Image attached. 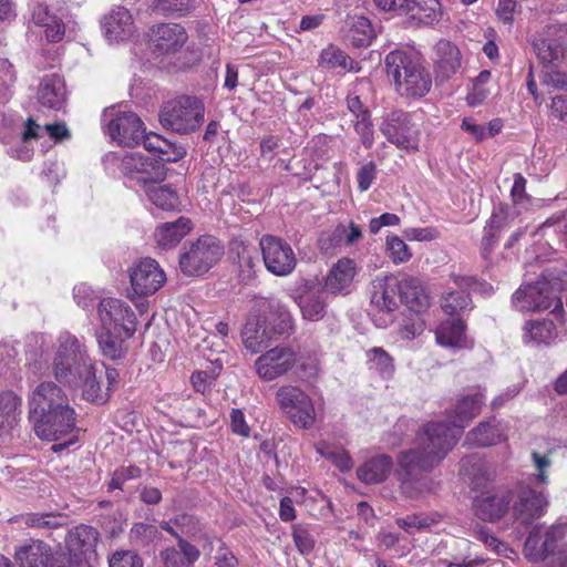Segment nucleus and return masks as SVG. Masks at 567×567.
Here are the masks:
<instances>
[{
  "label": "nucleus",
  "instance_id": "c9c22d12",
  "mask_svg": "<svg viewBox=\"0 0 567 567\" xmlns=\"http://www.w3.org/2000/svg\"><path fill=\"white\" fill-rule=\"evenodd\" d=\"M305 291L295 298L301 310L302 318L309 321H319L323 319L327 313V298L329 291L323 287L317 290H311L309 282L305 285Z\"/></svg>",
  "mask_w": 567,
  "mask_h": 567
},
{
  "label": "nucleus",
  "instance_id": "e2e57ef3",
  "mask_svg": "<svg viewBox=\"0 0 567 567\" xmlns=\"http://www.w3.org/2000/svg\"><path fill=\"white\" fill-rule=\"evenodd\" d=\"M396 525L409 534H412V529H426L435 523V519L427 515L412 514L404 517H399L395 520Z\"/></svg>",
  "mask_w": 567,
  "mask_h": 567
},
{
  "label": "nucleus",
  "instance_id": "f257e3e1",
  "mask_svg": "<svg viewBox=\"0 0 567 567\" xmlns=\"http://www.w3.org/2000/svg\"><path fill=\"white\" fill-rule=\"evenodd\" d=\"M453 436L439 421L424 423L415 433V445L395 456L394 477L402 495L416 498L432 492L429 475L441 465L454 447Z\"/></svg>",
  "mask_w": 567,
  "mask_h": 567
},
{
  "label": "nucleus",
  "instance_id": "7c9ffc66",
  "mask_svg": "<svg viewBox=\"0 0 567 567\" xmlns=\"http://www.w3.org/2000/svg\"><path fill=\"white\" fill-rule=\"evenodd\" d=\"M434 68L436 79H451L461 68L462 54L457 45L449 40H440L434 48Z\"/></svg>",
  "mask_w": 567,
  "mask_h": 567
},
{
  "label": "nucleus",
  "instance_id": "f3484780",
  "mask_svg": "<svg viewBox=\"0 0 567 567\" xmlns=\"http://www.w3.org/2000/svg\"><path fill=\"white\" fill-rule=\"evenodd\" d=\"M81 344L75 337H68L60 343L53 360V374L56 381L72 384L83 370Z\"/></svg>",
  "mask_w": 567,
  "mask_h": 567
},
{
  "label": "nucleus",
  "instance_id": "4468645a",
  "mask_svg": "<svg viewBox=\"0 0 567 567\" xmlns=\"http://www.w3.org/2000/svg\"><path fill=\"white\" fill-rule=\"evenodd\" d=\"M485 404V390L477 386L468 389L456 399L452 413L451 423L441 421L453 436L454 446L463 434L464 429L481 413Z\"/></svg>",
  "mask_w": 567,
  "mask_h": 567
},
{
  "label": "nucleus",
  "instance_id": "79ce46f5",
  "mask_svg": "<svg viewBox=\"0 0 567 567\" xmlns=\"http://www.w3.org/2000/svg\"><path fill=\"white\" fill-rule=\"evenodd\" d=\"M44 134H48V136L54 142H62L63 140H70L72 137L71 132L64 122H56L41 126L33 120V117H28L23 124V131L21 132L22 142L40 140Z\"/></svg>",
  "mask_w": 567,
  "mask_h": 567
},
{
  "label": "nucleus",
  "instance_id": "a18cd8bd",
  "mask_svg": "<svg viewBox=\"0 0 567 567\" xmlns=\"http://www.w3.org/2000/svg\"><path fill=\"white\" fill-rule=\"evenodd\" d=\"M145 519L146 522L134 523L128 533L130 540L142 547H147L162 538V533L158 527L148 523L151 520L155 522L151 511L145 514Z\"/></svg>",
  "mask_w": 567,
  "mask_h": 567
},
{
  "label": "nucleus",
  "instance_id": "393cba45",
  "mask_svg": "<svg viewBox=\"0 0 567 567\" xmlns=\"http://www.w3.org/2000/svg\"><path fill=\"white\" fill-rule=\"evenodd\" d=\"M431 301L429 290L419 278L412 276L400 278L399 302L405 307V311L427 313Z\"/></svg>",
  "mask_w": 567,
  "mask_h": 567
},
{
  "label": "nucleus",
  "instance_id": "f8f14e48",
  "mask_svg": "<svg viewBox=\"0 0 567 567\" xmlns=\"http://www.w3.org/2000/svg\"><path fill=\"white\" fill-rule=\"evenodd\" d=\"M259 248L266 269L278 277L290 275L297 265L296 255L284 238L266 234L259 240Z\"/></svg>",
  "mask_w": 567,
  "mask_h": 567
},
{
  "label": "nucleus",
  "instance_id": "864d4df0",
  "mask_svg": "<svg viewBox=\"0 0 567 567\" xmlns=\"http://www.w3.org/2000/svg\"><path fill=\"white\" fill-rule=\"evenodd\" d=\"M176 543L178 548L171 546L162 551H175L177 554L176 563L179 567H194L200 557V550L183 536Z\"/></svg>",
  "mask_w": 567,
  "mask_h": 567
},
{
  "label": "nucleus",
  "instance_id": "aec40b11",
  "mask_svg": "<svg viewBox=\"0 0 567 567\" xmlns=\"http://www.w3.org/2000/svg\"><path fill=\"white\" fill-rule=\"evenodd\" d=\"M400 278L395 275L377 277L371 284L370 302L379 312L391 315L399 309Z\"/></svg>",
  "mask_w": 567,
  "mask_h": 567
},
{
  "label": "nucleus",
  "instance_id": "49530a36",
  "mask_svg": "<svg viewBox=\"0 0 567 567\" xmlns=\"http://www.w3.org/2000/svg\"><path fill=\"white\" fill-rule=\"evenodd\" d=\"M496 244V207L493 206L489 218L483 229L481 239L480 256L484 261V271L492 270L494 266L493 252Z\"/></svg>",
  "mask_w": 567,
  "mask_h": 567
},
{
  "label": "nucleus",
  "instance_id": "4be33fe9",
  "mask_svg": "<svg viewBox=\"0 0 567 567\" xmlns=\"http://www.w3.org/2000/svg\"><path fill=\"white\" fill-rule=\"evenodd\" d=\"M193 229V220L187 216H179L173 221L158 224L153 230L152 238L157 249L169 251L176 248Z\"/></svg>",
  "mask_w": 567,
  "mask_h": 567
},
{
  "label": "nucleus",
  "instance_id": "ddd939ff",
  "mask_svg": "<svg viewBox=\"0 0 567 567\" xmlns=\"http://www.w3.org/2000/svg\"><path fill=\"white\" fill-rule=\"evenodd\" d=\"M513 303L520 311L547 310L551 306H554L551 312L556 316L564 311L560 299L554 296L550 284L546 279L520 287L513 295Z\"/></svg>",
  "mask_w": 567,
  "mask_h": 567
},
{
  "label": "nucleus",
  "instance_id": "a878e982",
  "mask_svg": "<svg viewBox=\"0 0 567 567\" xmlns=\"http://www.w3.org/2000/svg\"><path fill=\"white\" fill-rule=\"evenodd\" d=\"M97 539L99 532L96 528L81 524L65 536V553L73 557L75 563L82 564L83 560L95 553Z\"/></svg>",
  "mask_w": 567,
  "mask_h": 567
},
{
  "label": "nucleus",
  "instance_id": "ea45409f",
  "mask_svg": "<svg viewBox=\"0 0 567 567\" xmlns=\"http://www.w3.org/2000/svg\"><path fill=\"white\" fill-rule=\"evenodd\" d=\"M22 398L12 390L0 392V436L10 434L21 420Z\"/></svg>",
  "mask_w": 567,
  "mask_h": 567
},
{
  "label": "nucleus",
  "instance_id": "2eb2a0df",
  "mask_svg": "<svg viewBox=\"0 0 567 567\" xmlns=\"http://www.w3.org/2000/svg\"><path fill=\"white\" fill-rule=\"evenodd\" d=\"M228 260L236 270L238 282L248 285L256 278L260 248L241 236H234L228 243Z\"/></svg>",
  "mask_w": 567,
  "mask_h": 567
},
{
  "label": "nucleus",
  "instance_id": "13d9d810",
  "mask_svg": "<svg viewBox=\"0 0 567 567\" xmlns=\"http://www.w3.org/2000/svg\"><path fill=\"white\" fill-rule=\"evenodd\" d=\"M454 284L466 291L477 292L482 296H492L493 295V286L486 280L478 279L475 276H461L453 275L452 276Z\"/></svg>",
  "mask_w": 567,
  "mask_h": 567
},
{
  "label": "nucleus",
  "instance_id": "8fccbe9b",
  "mask_svg": "<svg viewBox=\"0 0 567 567\" xmlns=\"http://www.w3.org/2000/svg\"><path fill=\"white\" fill-rule=\"evenodd\" d=\"M557 337V331L551 320L528 321L524 327V339L538 343H550Z\"/></svg>",
  "mask_w": 567,
  "mask_h": 567
},
{
  "label": "nucleus",
  "instance_id": "c756f323",
  "mask_svg": "<svg viewBox=\"0 0 567 567\" xmlns=\"http://www.w3.org/2000/svg\"><path fill=\"white\" fill-rule=\"evenodd\" d=\"M66 86L64 78L59 73L45 74L38 89V99L41 105L60 111L66 102Z\"/></svg>",
  "mask_w": 567,
  "mask_h": 567
},
{
  "label": "nucleus",
  "instance_id": "680f3d73",
  "mask_svg": "<svg viewBox=\"0 0 567 567\" xmlns=\"http://www.w3.org/2000/svg\"><path fill=\"white\" fill-rule=\"evenodd\" d=\"M386 249L391 260L396 265L408 262L412 257L409 246L396 235L386 237Z\"/></svg>",
  "mask_w": 567,
  "mask_h": 567
},
{
  "label": "nucleus",
  "instance_id": "a19ab883",
  "mask_svg": "<svg viewBox=\"0 0 567 567\" xmlns=\"http://www.w3.org/2000/svg\"><path fill=\"white\" fill-rule=\"evenodd\" d=\"M144 189L147 199L156 209L165 213L182 212L181 197L171 185L151 184Z\"/></svg>",
  "mask_w": 567,
  "mask_h": 567
},
{
  "label": "nucleus",
  "instance_id": "6ab92c4d",
  "mask_svg": "<svg viewBox=\"0 0 567 567\" xmlns=\"http://www.w3.org/2000/svg\"><path fill=\"white\" fill-rule=\"evenodd\" d=\"M99 327L115 331L130 328L136 331L137 318L131 306L122 299L102 298L97 303Z\"/></svg>",
  "mask_w": 567,
  "mask_h": 567
},
{
  "label": "nucleus",
  "instance_id": "4d7b16f0",
  "mask_svg": "<svg viewBox=\"0 0 567 567\" xmlns=\"http://www.w3.org/2000/svg\"><path fill=\"white\" fill-rule=\"evenodd\" d=\"M426 313H415L413 311H406L403 315L402 324H401V334L404 339L413 340L419 337L425 329Z\"/></svg>",
  "mask_w": 567,
  "mask_h": 567
},
{
  "label": "nucleus",
  "instance_id": "423d86ee",
  "mask_svg": "<svg viewBox=\"0 0 567 567\" xmlns=\"http://www.w3.org/2000/svg\"><path fill=\"white\" fill-rule=\"evenodd\" d=\"M102 128L111 142H146L151 136L169 142L161 134L147 131L143 120L132 111L105 109L101 116Z\"/></svg>",
  "mask_w": 567,
  "mask_h": 567
},
{
  "label": "nucleus",
  "instance_id": "f03ea898",
  "mask_svg": "<svg viewBox=\"0 0 567 567\" xmlns=\"http://www.w3.org/2000/svg\"><path fill=\"white\" fill-rule=\"evenodd\" d=\"M28 419L38 439L54 442L52 453L59 454L79 442L76 412L65 391L52 381L39 383L29 394Z\"/></svg>",
  "mask_w": 567,
  "mask_h": 567
},
{
  "label": "nucleus",
  "instance_id": "9b49d317",
  "mask_svg": "<svg viewBox=\"0 0 567 567\" xmlns=\"http://www.w3.org/2000/svg\"><path fill=\"white\" fill-rule=\"evenodd\" d=\"M130 289L127 297L134 301L136 298L152 296L166 282V275L158 261L151 257L137 259L127 270Z\"/></svg>",
  "mask_w": 567,
  "mask_h": 567
},
{
  "label": "nucleus",
  "instance_id": "bf43d9fd",
  "mask_svg": "<svg viewBox=\"0 0 567 567\" xmlns=\"http://www.w3.org/2000/svg\"><path fill=\"white\" fill-rule=\"evenodd\" d=\"M173 523L176 527L181 528L182 535L185 534L190 538H196L203 530L199 517L187 512L174 515Z\"/></svg>",
  "mask_w": 567,
  "mask_h": 567
},
{
  "label": "nucleus",
  "instance_id": "338daca9",
  "mask_svg": "<svg viewBox=\"0 0 567 567\" xmlns=\"http://www.w3.org/2000/svg\"><path fill=\"white\" fill-rule=\"evenodd\" d=\"M73 299L79 307L86 310L94 307L97 297L90 286L80 284L73 288Z\"/></svg>",
  "mask_w": 567,
  "mask_h": 567
},
{
  "label": "nucleus",
  "instance_id": "2f4dec72",
  "mask_svg": "<svg viewBox=\"0 0 567 567\" xmlns=\"http://www.w3.org/2000/svg\"><path fill=\"white\" fill-rule=\"evenodd\" d=\"M400 7V16H405L417 24L432 25L442 16L439 0H402Z\"/></svg>",
  "mask_w": 567,
  "mask_h": 567
},
{
  "label": "nucleus",
  "instance_id": "58836bf2",
  "mask_svg": "<svg viewBox=\"0 0 567 567\" xmlns=\"http://www.w3.org/2000/svg\"><path fill=\"white\" fill-rule=\"evenodd\" d=\"M52 554L47 543L31 539L28 544L16 548L14 558L20 567H48Z\"/></svg>",
  "mask_w": 567,
  "mask_h": 567
},
{
  "label": "nucleus",
  "instance_id": "1a4fd4ad",
  "mask_svg": "<svg viewBox=\"0 0 567 567\" xmlns=\"http://www.w3.org/2000/svg\"><path fill=\"white\" fill-rule=\"evenodd\" d=\"M279 410L297 429L310 430L317 419L310 395L296 385H281L275 394Z\"/></svg>",
  "mask_w": 567,
  "mask_h": 567
},
{
  "label": "nucleus",
  "instance_id": "4c0bfd02",
  "mask_svg": "<svg viewBox=\"0 0 567 567\" xmlns=\"http://www.w3.org/2000/svg\"><path fill=\"white\" fill-rule=\"evenodd\" d=\"M357 274L355 261L343 257L339 259L329 270L324 289L333 295L342 293L348 290Z\"/></svg>",
  "mask_w": 567,
  "mask_h": 567
},
{
  "label": "nucleus",
  "instance_id": "473e14b6",
  "mask_svg": "<svg viewBox=\"0 0 567 567\" xmlns=\"http://www.w3.org/2000/svg\"><path fill=\"white\" fill-rule=\"evenodd\" d=\"M436 343L451 349H470L471 342L466 337V323L461 318L446 319L435 329Z\"/></svg>",
  "mask_w": 567,
  "mask_h": 567
},
{
  "label": "nucleus",
  "instance_id": "a211bd4d",
  "mask_svg": "<svg viewBox=\"0 0 567 567\" xmlns=\"http://www.w3.org/2000/svg\"><path fill=\"white\" fill-rule=\"evenodd\" d=\"M296 363L297 353L292 348L277 346L258 357L255 369L261 380L272 381L288 373Z\"/></svg>",
  "mask_w": 567,
  "mask_h": 567
},
{
  "label": "nucleus",
  "instance_id": "6e6552de",
  "mask_svg": "<svg viewBox=\"0 0 567 567\" xmlns=\"http://www.w3.org/2000/svg\"><path fill=\"white\" fill-rule=\"evenodd\" d=\"M511 504L513 517L523 525H529L545 514L548 499L543 491L538 492L529 485L519 483L498 502V519L502 512Z\"/></svg>",
  "mask_w": 567,
  "mask_h": 567
},
{
  "label": "nucleus",
  "instance_id": "e433bc0d",
  "mask_svg": "<svg viewBox=\"0 0 567 567\" xmlns=\"http://www.w3.org/2000/svg\"><path fill=\"white\" fill-rule=\"evenodd\" d=\"M555 38L535 43L534 48L539 61L544 65H558L560 61L567 60V28H557Z\"/></svg>",
  "mask_w": 567,
  "mask_h": 567
},
{
  "label": "nucleus",
  "instance_id": "b1692460",
  "mask_svg": "<svg viewBox=\"0 0 567 567\" xmlns=\"http://www.w3.org/2000/svg\"><path fill=\"white\" fill-rule=\"evenodd\" d=\"M346 106L353 116V128L361 137V142H373L374 125L368 99L357 90L351 91L346 96Z\"/></svg>",
  "mask_w": 567,
  "mask_h": 567
},
{
  "label": "nucleus",
  "instance_id": "0eeeda50",
  "mask_svg": "<svg viewBox=\"0 0 567 567\" xmlns=\"http://www.w3.org/2000/svg\"><path fill=\"white\" fill-rule=\"evenodd\" d=\"M162 126L178 134L198 130L204 122V106L194 96L183 95L166 102L159 110Z\"/></svg>",
  "mask_w": 567,
  "mask_h": 567
},
{
  "label": "nucleus",
  "instance_id": "6e6d98bb",
  "mask_svg": "<svg viewBox=\"0 0 567 567\" xmlns=\"http://www.w3.org/2000/svg\"><path fill=\"white\" fill-rule=\"evenodd\" d=\"M291 536L297 550L301 555H309L313 551L316 540L310 533V525L296 523L291 526Z\"/></svg>",
  "mask_w": 567,
  "mask_h": 567
},
{
  "label": "nucleus",
  "instance_id": "cd10ccee",
  "mask_svg": "<svg viewBox=\"0 0 567 567\" xmlns=\"http://www.w3.org/2000/svg\"><path fill=\"white\" fill-rule=\"evenodd\" d=\"M394 472V461L390 454L380 453L365 458L355 470L357 478L365 485L384 483L391 472Z\"/></svg>",
  "mask_w": 567,
  "mask_h": 567
},
{
  "label": "nucleus",
  "instance_id": "20e7f679",
  "mask_svg": "<svg viewBox=\"0 0 567 567\" xmlns=\"http://www.w3.org/2000/svg\"><path fill=\"white\" fill-rule=\"evenodd\" d=\"M295 330L289 308L280 301L271 300L249 311L240 336L246 350L257 354L268 348L271 341L287 340Z\"/></svg>",
  "mask_w": 567,
  "mask_h": 567
},
{
  "label": "nucleus",
  "instance_id": "774afa93",
  "mask_svg": "<svg viewBox=\"0 0 567 567\" xmlns=\"http://www.w3.org/2000/svg\"><path fill=\"white\" fill-rule=\"evenodd\" d=\"M41 175L47 179L50 186H56L61 182V178L65 176L63 164L56 159H49L43 163Z\"/></svg>",
  "mask_w": 567,
  "mask_h": 567
},
{
  "label": "nucleus",
  "instance_id": "c85d7f7f",
  "mask_svg": "<svg viewBox=\"0 0 567 567\" xmlns=\"http://www.w3.org/2000/svg\"><path fill=\"white\" fill-rule=\"evenodd\" d=\"M133 18L124 7L113 8L101 20V29L105 39L110 42L127 40L133 34Z\"/></svg>",
  "mask_w": 567,
  "mask_h": 567
},
{
  "label": "nucleus",
  "instance_id": "72a5a7b5",
  "mask_svg": "<svg viewBox=\"0 0 567 567\" xmlns=\"http://www.w3.org/2000/svg\"><path fill=\"white\" fill-rule=\"evenodd\" d=\"M79 378L82 380V396L86 402L97 406L109 403V392L102 386V371H99L95 363L83 362Z\"/></svg>",
  "mask_w": 567,
  "mask_h": 567
},
{
  "label": "nucleus",
  "instance_id": "7ed1b4c3",
  "mask_svg": "<svg viewBox=\"0 0 567 567\" xmlns=\"http://www.w3.org/2000/svg\"><path fill=\"white\" fill-rule=\"evenodd\" d=\"M136 146L137 144H126ZM148 153L158 152L159 155H151L142 152H109L102 157L104 169L110 172L118 168L122 176L130 183L143 188L151 184L162 183L167 175L165 163H175L182 159L187 150L185 144H165V150L154 144H142Z\"/></svg>",
  "mask_w": 567,
  "mask_h": 567
},
{
  "label": "nucleus",
  "instance_id": "603ef678",
  "mask_svg": "<svg viewBox=\"0 0 567 567\" xmlns=\"http://www.w3.org/2000/svg\"><path fill=\"white\" fill-rule=\"evenodd\" d=\"M344 235H347V226L337 225L332 230L322 231L317 240L319 250L324 255H332L337 248L344 245Z\"/></svg>",
  "mask_w": 567,
  "mask_h": 567
},
{
  "label": "nucleus",
  "instance_id": "3c124183",
  "mask_svg": "<svg viewBox=\"0 0 567 567\" xmlns=\"http://www.w3.org/2000/svg\"><path fill=\"white\" fill-rule=\"evenodd\" d=\"M443 311L450 317L460 316L467 309H472L471 293L465 289L451 291L443 297Z\"/></svg>",
  "mask_w": 567,
  "mask_h": 567
},
{
  "label": "nucleus",
  "instance_id": "69168bd1",
  "mask_svg": "<svg viewBox=\"0 0 567 567\" xmlns=\"http://www.w3.org/2000/svg\"><path fill=\"white\" fill-rule=\"evenodd\" d=\"M110 567H144L141 556L132 550H117L109 560Z\"/></svg>",
  "mask_w": 567,
  "mask_h": 567
},
{
  "label": "nucleus",
  "instance_id": "09e8293b",
  "mask_svg": "<svg viewBox=\"0 0 567 567\" xmlns=\"http://www.w3.org/2000/svg\"><path fill=\"white\" fill-rule=\"evenodd\" d=\"M473 512L475 517L482 522H496V494L493 493V488L488 489L487 482L484 484L482 493L473 499Z\"/></svg>",
  "mask_w": 567,
  "mask_h": 567
},
{
  "label": "nucleus",
  "instance_id": "c03bdc74",
  "mask_svg": "<svg viewBox=\"0 0 567 567\" xmlns=\"http://www.w3.org/2000/svg\"><path fill=\"white\" fill-rule=\"evenodd\" d=\"M318 66L327 70H336L339 68L343 71L354 73L361 70L358 61L334 44H329L321 50L318 58Z\"/></svg>",
  "mask_w": 567,
  "mask_h": 567
},
{
  "label": "nucleus",
  "instance_id": "052dcab7",
  "mask_svg": "<svg viewBox=\"0 0 567 567\" xmlns=\"http://www.w3.org/2000/svg\"><path fill=\"white\" fill-rule=\"evenodd\" d=\"M154 10L169 17H184L192 10L190 0H154Z\"/></svg>",
  "mask_w": 567,
  "mask_h": 567
},
{
  "label": "nucleus",
  "instance_id": "0e129e2a",
  "mask_svg": "<svg viewBox=\"0 0 567 567\" xmlns=\"http://www.w3.org/2000/svg\"><path fill=\"white\" fill-rule=\"evenodd\" d=\"M462 128L473 135L476 142H481L488 137H494L496 133V120H492L486 128L483 125L476 124L472 118H464Z\"/></svg>",
  "mask_w": 567,
  "mask_h": 567
},
{
  "label": "nucleus",
  "instance_id": "f704fd0d",
  "mask_svg": "<svg viewBox=\"0 0 567 567\" xmlns=\"http://www.w3.org/2000/svg\"><path fill=\"white\" fill-rule=\"evenodd\" d=\"M403 81L393 82L395 91L408 99H421L425 96L432 86V76L424 61L415 68Z\"/></svg>",
  "mask_w": 567,
  "mask_h": 567
},
{
  "label": "nucleus",
  "instance_id": "9d476101",
  "mask_svg": "<svg viewBox=\"0 0 567 567\" xmlns=\"http://www.w3.org/2000/svg\"><path fill=\"white\" fill-rule=\"evenodd\" d=\"M567 517L559 518L551 525L544 536L538 528H534L524 546V553L528 560L537 563L546 559L549 555L567 553Z\"/></svg>",
  "mask_w": 567,
  "mask_h": 567
},
{
  "label": "nucleus",
  "instance_id": "37998d69",
  "mask_svg": "<svg viewBox=\"0 0 567 567\" xmlns=\"http://www.w3.org/2000/svg\"><path fill=\"white\" fill-rule=\"evenodd\" d=\"M346 41L354 49H364L371 45L377 38L372 22L363 16H355L348 24Z\"/></svg>",
  "mask_w": 567,
  "mask_h": 567
},
{
  "label": "nucleus",
  "instance_id": "412c9836",
  "mask_svg": "<svg viewBox=\"0 0 567 567\" xmlns=\"http://www.w3.org/2000/svg\"><path fill=\"white\" fill-rule=\"evenodd\" d=\"M379 128L388 142H413L419 133L412 115L403 110H393L388 113Z\"/></svg>",
  "mask_w": 567,
  "mask_h": 567
},
{
  "label": "nucleus",
  "instance_id": "5701e85b",
  "mask_svg": "<svg viewBox=\"0 0 567 567\" xmlns=\"http://www.w3.org/2000/svg\"><path fill=\"white\" fill-rule=\"evenodd\" d=\"M135 331L130 328L122 331L110 330V328L97 327L95 338L101 355L110 361L124 360L128 353L127 341Z\"/></svg>",
  "mask_w": 567,
  "mask_h": 567
},
{
  "label": "nucleus",
  "instance_id": "bb28decb",
  "mask_svg": "<svg viewBox=\"0 0 567 567\" xmlns=\"http://www.w3.org/2000/svg\"><path fill=\"white\" fill-rule=\"evenodd\" d=\"M423 61V56L413 49H394L384 58L385 73L393 82H400Z\"/></svg>",
  "mask_w": 567,
  "mask_h": 567
},
{
  "label": "nucleus",
  "instance_id": "39448f33",
  "mask_svg": "<svg viewBox=\"0 0 567 567\" xmlns=\"http://www.w3.org/2000/svg\"><path fill=\"white\" fill-rule=\"evenodd\" d=\"M224 254L219 238L203 234L183 243L178 251V269L185 277H204L221 260Z\"/></svg>",
  "mask_w": 567,
  "mask_h": 567
},
{
  "label": "nucleus",
  "instance_id": "5fc2aeb1",
  "mask_svg": "<svg viewBox=\"0 0 567 567\" xmlns=\"http://www.w3.org/2000/svg\"><path fill=\"white\" fill-rule=\"evenodd\" d=\"M368 355L369 361L373 364L370 369H374L383 379L392 378L394 373L393 359L383 348L374 347Z\"/></svg>",
  "mask_w": 567,
  "mask_h": 567
},
{
  "label": "nucleus",
  "instance_id": "dca6fc26",
  "mask_svg": "<svg viewBox=\"0 0 567 567\" xmlns=\"http://www.w3.org/2000/svg\"><path fill=\"white\" fill-rule=\"evenodd\" d=\"M148 48L155 58H166L181 52L188 40L186 29L179 23H158L148 33Z\"/></svg>",
  "mask_w": 567,
  "mask_h": 567
},
{
  "label": "nucleus",
  "instance_id": "de8ad7c7",
  "mask_svg": "<svg viewBox=\"0 0 567 567\" xmlns=\"http://www.w3.org/2000/svg\"><path fill=\"white\" fill-rule=\"evenodd\" d=\"M496 442L495 416L480 422L465 437V443L471 447H487Z\"/></svg>",
  "mask_w": 567,
  "mask_h": 567
}]
</instances>
